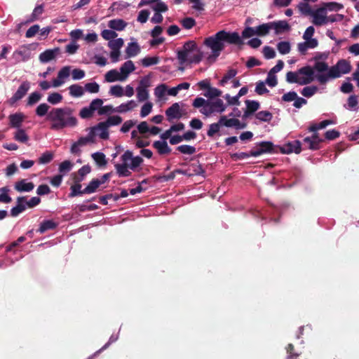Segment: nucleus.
Masks as SVG:
<instances>
[{
    "instance_id": "nucleus-13",
    "label": "nucleus",
    "mask_w": 359,
    "mask_h": 359,
    "mask_svg": "<svg viewBox=\"0 0 359 359\" xmlns=\"http://www.w3.org/2000/svg\"><path fill=\"white\" fill-rule=\"evenodd\" d=\"M311 16L313 17L312 23L316 26H322L327 23L326 13L321 7L313 11Z\"/></svg>"
},
{
    "instance_id": "nucleus-1",
    "label": "nucleus",
    "mask_w": 359,
    "mask_h": 359,
    "mask_svg": "<svg viewBox=\"0 0 359 359\" xmlns=\"http://www.w3.org/2000/svg\"><path fill=\"white\" fill-rule=\"evenodd\" d=\"M225 42L238 46L243 44V41L238 32L221 30L203 41V45L211 50V53L206 57L207 62L212 64L216 61L221 52L224 49Z\"/></svg>"
},
{
    "instance_id": "nucleus-20",
    "label": "nucleus",
    "mask_w": 359,
    "mask_h": 359,
    "mask_svg": "<svg viewBox=\"0 0 359 359\" xmlns=\"http://www.w3.org/2000/svg\"><path fill=\"white\" fill-rule=\"evenodd\" d=\"M25 196H19L17 198V205L11 210V215L17 217L20 213L25 210L27 205L25 203Z\"/></svg>"
},
{
    "instance_id": "nucleus-18",
    "label": "nucleus",
    "mask_w": 359,
    "mask_h": 359,
    "mask_svg": "<svg viewBox=\"0 0 359 359\" xmlns=\"http://www.w3.org/2000/svg\"><path fill=\"white\" fill-rule=\"evenodd\" d=\"M25 118V115L20 112L10 114L8 116L10 127L17 129L20 128Z\"/></svg>"
},
{
    "instance_id": "nucleus-39",
    "label": "nucleus",
    "mask_w": 359,
    "mask_h": 359,
    "mask_svg": "<svg viewBox=\"0 0 359 359\" xmlns=\"http://www.w3.org/2000/svg\"><path fill=\"white\" fill-rule=\"evenodd\" d=\"M13 138L21 143H26L29 140V136L25 133V130L21 128L16 130Z\"/></svg>"
},
{
    "instance_id": "nucleus-6",
    "label": "nucleus",
    "mask_w": 359,
    "mask_h": 359,
    "mask_svg": "<svg viewBox=\"0 0 359 359\" xmlns=\"http://www.w3.org/2000/svg\"><path fill=\"white\" fill-rule=\"evenodd\" d=\"M258 148L251 150L252 156L257 157L263 154H274L278 152V147L275 146L271 142L263 141L257 144Z\"/></svg>"
},
{
    "instance_id": "nucleus-43",
    "label": "nucleus",
    "mask_w": 359,
    "mask_h": 359,
    "mask_svg": "<svg viewBox=\"0 0 359 359\" xmlns=\"http://www.w3.org/2000/svg\"><path fill=\"white\" fill-rule=\"evenodd\" d=\"M330 67H329L328 65L323 61H317L315 62L313 67H312L313 71L315 70L319 73H323L324 72L328 71Z\"/></svg>"
},
{
    "instance_id": "nucleus-34",
    "label": "nucleus",
    "mask_w": 359,
    "mask_h": 359,
    "mask_svg": "<svg viewBox=\"0 0 359 359\" xmlns=\"http://www.w3.org/2000/svg\"><path fill=\"white\" fill-rule=\"evenodd\" d=\"M104 77L105 80L109 83L116 81H123L121 74L116 69H111L107 72Z\"/></svg>"
},
{
    "instance_id": "nucleus-33",
    "label": "nucleus",
    "mask_w": 359,
    "mask_h": 359,
    "mask_svg": "<svg viewBox=\"0 0 359 359\" xmlns=\"http://www.w3.org/2000/svg\"><path fill=\"white\" fill-rule=\"evenodd\" d=\"M140 51V48L137 43L131 42L128 44L126 49V53L128 57H131L137 55Z\"/></svg>"
},
{
    "instance_id": "nucleus-15",
    "label": "nucleus",
    "mask_w": 359,
    "mask_h": 359,
    "mask_svg": "<svg viewBox=\"0 0 359 359\" xmlns=\"http://www.w3.org/2000/svg\"><path fill=\"white\" fill-rule=\"evenodd\" d=\"M221 95L222 91L216 88L212 87L209 80H203V96L209 99H212L218 97Z\"/></svg>"
},
{
    "instance_id": "nucleus-7",
    "label": "nucleus",
    "mask_w": 359,
    "mask_h": 359,
    "mask_svg": "<svg viewBox=\"0 0 359 359\" xmlns=\"http://www.w3.org/2000/svg\"><path fill=\"white\" fill-rule=\"evenodd\" d=\"M131 157L132 151L127 150L121 157L123 163L121 164L116 163L115 165L116 172L119 177H129L131 175V172L128 170L129 165L128 164V161H130Z\"/></svg>"
},
{
    "instance_id": "nucleus-64",
    "label": "nucleus",
    "mask_w": 359,
    "mask_h": 359,
    "mask_svg": "<svg viewBox=\"0 0 359 359\" xmlns=\"http://www.w3.org/2000/svg\"><path fill=\"white\" fill-rule=\"evenodd\" d=\"M287 353H288L287 359H297L300 353L294 351V346L289 344L286 348Z\"/></svg>"
},
{
    "instance_id": "nucleus-11",
    "label": "nucleus",
    "mask_w": 359,
    "mask_h": 359,
    "mask_svg": "<svg viewBox=\"0 0 359 359\" xmlns=\"http://www.w3.org/2000/svg\"><path fill=\"white\" fill-rule=\"evenodd\" d=\"M278 148L282 154H291L292 152L299 154L302 151V143L299 140H294Z\"/></svg>"
},
{
    "instance_id": "nucleus-21",
    "label": "nucleus",
    "mask_w": 359,
    "mask_h": 359,
    "mask_svg": "<svg viewBox=\"0 0 359 359\" xmlns=\"http://www.w3.org/2000/svg\"><path fill=\"white\" fill-rule=\"evenodd\" d=\"M91 171V168L89 165H85L82 166L77 172H74L72 174V180L74 182H81L86 175L90 173Z\"/></svg>"
},
{
    "instance_id": "nucleus-12",
    "label": "nucleus",
    "mask_w": 359,
    "mask_h": 359,
    "mask_svg": "<svg viewBox=\"0 0 359 359\" xmlns=\"http://www.w3.org/2000/svg\"><path fill=\"white\" fill-rule=\"evenodd\" d=\"M61 50L59 47H56L53 49H47L45 51L40 53L39 56V61L41 63H47L53 60H55L56 57L60 55Z\"/></svg>"
},
{
    "instance_id": "nucleus-9",
    "label": "nucleus",
    "mask_w": 359,
    "mask_h": 359,
    "mask_svg": "<svg viewBox=\"0 0 359 359\" xmlns=\"http://www.w3.org/2000/svg\"><path fill=\"white\" fill-rule=\"evenodd\" d=\"M165 115L169 122L174 119H180L185 115V112L180 109L179 103L175 102L165 110Z\"/></svg>"
},
{
    "instance_id": "nucleus-48",
    "label": "nucleus",
    "mask_w": 359,
    "mask_h": 359,
    "mask_svg": "<svg viewBox=\"0 0 359 359\" xmlns=\"http://www.w3.org/2000/svg\"><path fill=\"white\" fill-rule=\"evenodd\" d=\"M318 90V87L315 86H306L302 90L301 93L306 97H311L317 93Z\"/></svg>"
},
{
    "instance_id": "nucleus-26",
    "label": "nucleus",
    "mask_w": 359,
    "mask_h": 359,
    "mask_svg": "<svg viewBox=\"0 0 359 359\" xmlns=\"http://www.w3.org/2000/svg\"><path fill=\"white\" fill-rule=\"evenodd\" d=\"M135 67L134 63L131 60H128L124 62L120 68L121 75L124 81L130 73L135 70Z\"/></svg>"
},
{
    "instance_id": "nucleus-28",
    "label": "nucleus",
    "mask_w": 359,
    "mask_h": 359,
    "mask_svg": "<svg viewBox=\"0 0 359 359\" xmlns=\"http://www.w3.org/2000/svg\"><path fill=\"white\" fill-rule=\"evenodd\" d=\"M108 128L106 127L104 129L103 127L100 126V123L96 125L95 126L91 128L90 133H94V136L95 135H98L100 137L102 140H107L109 138V132H108Z\"/></svg>"
},
{
    "instance_id": "nucleus-8",
    "label": "nucleus",
    "mask_w": 359,
    "mask_h": 359,
    "mask_svg": "<svg viewBox=\"0 0 359 359\" xmlns=\"http://www.w3.org/2000/svg\"><path fill=\"white\" fill-rule=\"evenodd\" d=\"M323 139L319 137L318 133H314L311 137L304 138L303 144L305 149L318 150L320 148V144L323 142Z\"/></svg>"
},
{
    "instance_id": "nucleus-25",
    "label": "nucleus",
    "mask_w": 359,
    "mask_h": 359,
    "mask_svg": "<svg viewBox=\"0 0 359 359\" xmlns=\"http://www.w3.org/2000/svg\"><path fill=\"white\" fill-rule=\"evenodd\" d=\"M153 147L160 155L168 154L171 152V149L168 147L166 141H155L153 143Z\"/></svg>"
},
{
    "instance_id": "nucleus-5",
    "label": "nucleus",
    "mask_w": 359,
    "mask_h": 359,
    "mask_svg": "<svg viewBox=\"0 0 359 359\" xmlns=\"http://www.w3.org/2000/svg\"><path fill=\"white\" fill-rule=\"evenodd\" d=\"M226 109V106L221 99L209 101L203 99V114L208 116L212 113H222Z\"/></svg>"
},
{
    "instance_id": "nucleus-52",
    "label": "nucleus",
    "mask_w": 359,
    "mask_h": 359,
    "mask_svg": "<svg viewBox=\"0 0 359 359\" xmlns=\"http://www.w3.org/2000/svg\"><path fill=\"white\" fill-rule=\"evenodd\" d=\"M43 8L42 5L37 6L33 11L29 20L27 22H34L39 19V17L43 13Z\"/></svg>"
},
{
    "instance_id": "nucleus-23",
    "label": "nucleus",
    "mask_w": 359,
    "mask_h": 359,
    "mask_svg": "<svg viewBox=\"0 0 359 359\" xmlns=\"http://www.w3.org/2000/svg\"><path fill=\"white\" fill-rule=\"evenodd\" d=\"M271 28L275 30L276 34H280L290 29V26L285 20L271 22Z\"/></svg>"
},
{
    "instance_id": "nucleus-46",
    "label": "nucleus",
    "mask_w": 359,
    "mask_h": 359,
    "mask_svg": "<svg viewBox=\"0 0 359 359\" xmlns=\"http://www.w3.org/2000/svg\"><path fill=\"white\" fill-rule=\"evenodd\" d=\"M94 142V133H89L88 136L80 137L78 141L75 142L78 146L83 147L89 142Z\"/></svg>"
},
{
    "instance_id": "nucleus-42",
    "label": "nucleus",
    "mask_w": 359,
    "mask_h": 359,
    "mask_svg": "<svg viewBox=\"0 0 359 359\" xmlns=\"http://www.w3.org/2000/svg\"><path fill=\"white\" fill-rule=\"evenodd\" d=\"M297 8H298L299 11H300V13L304 15H310L311 16V15L313 12V11L311 9L309 4L306 2H300L298 4Z\"/></svg>"
},
{
    "instance_id": "nucleus-63",
    "label": "nucleus",
    "mask_w": 359,
    "mask_h": 359,
    "mask_svg": "<svg viewBox=\"0 0 359 359\" xmlns=\"http://www.w3.org/2000/svg\"><path fill=\"white\" fill-rule=\"evenodd\" d=\"M101 36L105 40H109V41L117 36V34L111 29H104L101 32Z\"/></svg>"
},
{
    "instance_id": "nucleus-3",
    "label": "nucleus",
    "mask_w": 359,
    "mask_h": 359,
    "mask_svg": "<svg viewBox=\"0 0 359 359\" xmlns=\"http://www.w3.org/2000/svg\"><path fill=\"white\" fill-rule=\"evenodd\" d=\"M177 58L180 65L197 64L202 59V51L196 41H188L177 50Z\"/></svg>"
},
{
    "instance_id": "nucleus-44",
    "label": "nucleus",
    "mask_w": 359,
    "mask_h": 359,
    "mask_svg": "<svg viewBox=\"0 0 359 359\" xmlns=\"http://www.w3.org/2000/svg\"><path fill=\"white\" fill-rule=\"evenodd\" d=\"M255 116L259 121L264 122H269L273 118L272 114L269 111H260L256 114Z\"/></svg>"
},
{
    "instance_id": "nucleus-53",
    "label": "nucleus",
    "mask_w": 359,
    "mask_h": 359,
    "mask_svg": "<svg viewBox=\"0 0 359 359\" xmlns=\"http://www.w3.org/2000/svg\"><path fill=\"white\" fill-rule=\"evenodd\" d=\"M53 158V154L50 151H46L39 157L38 162L40 164H46L50 163Z\"/></svg>"
},
{
    "instance_id": "nucleus-22",
    "label": "nucleus",
    "mask_w": 359,
    "mask_h": 359,
    "mask_svg": "<svg viewBox=\"0 0 359 359\" xmlns=\"http://www.w3.org/2000/svg\"><path fill=\"white\" fill-rule=\"evenodd\" d=\"M70 74V68L69 67H62L57 74V79H55L53 80V87H58L61 86L64 81L63 79H67L69 77Z\"/></svg>"
},
{
    "instance_id": "nucleus-19",
    "label": "nucleus",
    "mask_w": 359,
    "mask_h": 359,
    "mask_svg": "<svg viewBox=\"0 0 359 359\" xmlns=\"http://www.w3.org/2000/svg\"><path fill=\"white\" fill-rule=\"evenodd\" d=\"M13 57L16 63L25 62L31 57V53L28 49L24 48L14 51Z\"/></svg>"
},
{
    "instance_id": "nucleus-32",
    "label": "nucleus",
    "mask_w": 359,
    "mask_h": 359,
    "mask_svg": "<svg viewBox=\"0 0 359 359\" xmlns=\"http://www.w3.org/2000/svg\"><path fill=\"white\" fill-rule=\"evenodd\" d=\"M137 107V104L134 100H130L126 103H123L114 109V111L118 113H124L130 111Z\"/></svg>"
},
{
    "instance_id": "nucleus-10",
    "label": "nucleus",
    "mask_w": 359,
    "mask_h": 359,
    "mask_svg": "<svg viewBox=\"0 0 359 359\" xmlns=\"http://www.w3.org/2000/svg\"><path fill=\"white\" fill-rule=\"evenodd\" d=\"M298 73L299 74L305 75L306 76H299L297 79V83L299 85H306L311 83L313 80V74L314 72L313 69L310 66H306L300 68L298 70Z\"/></svg>"
},
{
    "instance_id": "nucleus-51",
    "label": "nucleus",
    "mask_w": 359,
    "mask_h": 359,
    "mask_svg": "<svg viewBox=\"0 0 359 359\" xmlns=\"http://www.w3.org/2000/svg\"><path fill=\"white\" fill-rule=\"evenodd\" d=\"M178 151L184 154H193L196 152V148L192 146L183 144L177 147Z\"/></svg>"
},
{
    "instance_id": "nucleus-17",
    "label": "nucleus",
    "mask_w": 359,
    "mask_h": 359,
    "mask_svg": "<svg viewBox=\"0 0 359 359\" xmlns=\"http://www.w3.org/2000/svg\"><path fill=\"white\" fill-rule=\"evenodd\" d=\"M149 86V80L144 79L140 81V86L137 88V97L140 102H143L148 99L149 93L147 88Z\"/></svg>"
},
{
    "instance_id": "nucleus-59",
    "label": "nucleus",
    "mask_w": 359,
    "mask_h": 359,
    "mask_svg": "<svg viewBox=\"0 0 359 359\" xmlns=\"http://www.w3.org/2000/svg\"><path fill=\"white\" fill-rule=\"evenodd\" d=\"M41 98L39 92H34L29 95L27 99V105L32 106L38 102Z\"/></svg>"
},
{
    "instance_id": "nucleus-54",
    "label": "nucleus",
    "mask_w": 359,
    "mask_h": 359,
    "mask_svg": "<svg viewBox=\"0 0 359 359\" xmlns=\"http://www.w3.org/2000/svg\"><path fill=\"white\" fill-rule=\"evenodd\" d=\"M181 25L184 29H190L196 25V21L194 18L187 17L180 21Z\"/></svg>"
},
{
    "instance_id": "nucleus-49",
    "label": "nucleus",
    "mask_w": 359,
    "mask_h": 359,
    "mask_svg": "<svg viewBox=\"0 0 359 359\" xmlns=\"http://www.w3.org/2000/svg\"><path fill=\"white\" fill-rule=\"evenodd\" d=\"M246 108L252 114L257 111L260 107L259 102L255 100H245Z\"/></svg>"
},
{
    "instance_id": "nucleus-62",
    "label": "nucleus",
    "mask_w": 359,
    "mask_h": 359,
    "mask_svg": "<svg viewBox=\"0 0 359 359\" xmlns=\"http://www.w3.org/2000/svg\"><path fill=\"white\" fill-rule=\"evenodd\" d=\"M152 107H153V104L151 102H146L141 108V111H140V116L141 117H145L147 116V115H149L151 110H152Z\"/></svg>"
},
{
    "instance_id": "nucleus-61",
    "label": "nucleus",
    "mask_w": 359,
    "mask_h": 359,
    "mask_svg": "<svg viewBox=\"0 0 359 359\" xmlns=\"http://www.w3.org/2000/svg\"><path fill=\"white\" fill-rule=\"evenodd\" d=\"M94 110L89 106L88 107H83L79 112V116L82 118H89L93 116Z\"/></svg>"
},
{
    "instance_id": "nucleus-24",
    "label": "nucleus",
    "mask_w": 359,
    "mask_h": 359,
    "mask_svg": "<svg viewBox=\"0 0 359 359\" xmlns=\"http://www.w3.org/2000/svg\"><path fill=\"white\" fill-rule=\"evenodd\" d=\"M34 184L33 182H27L26 180H21L15 184V189L19 192H29L33 190Z\"/></svg>"
},
{
    "instance_id": "nucleus-47",
    "label": "nucleus",
    "mask_w": 359,
    "mask_h": 359,
    "mask_svg": "<svg viewBox=\"0 0 359 359\" xmlns=\"http://www.w3.org/2000/svg\"><path fill=\"white\" fill-rule=\"evenodd\" d=\"M277 49L280 54H287L291 49L290 44L288 41H280L277 44Z\"/></svg>"
},
{
    "instance_id": "nucleus-4",
    "label": "nucleus",
    "mask_w": 359,
    "mask_h": 359,
    "mask_svg": "<svg viewBox=\"0 0 359 359\" xmlns=\"http://www.w3.org/2000/svg\"><path fill=\"white\" fill-rule=\"evenodd\" d=\"M351 71L350 62L346 60H339L335 65L332 66L327 74H319L316 76L320 84H325L330 79L339 78L341 74H346Z\"/></svg>"
},
{
    "instance_id": "nucleus-16",
    "label": "nucleus",
    "mask_w": 359,
    "mask_h": 359,
    "mask_svg": "<svg viewBox=\"0 0 359 359\" xmlns=\"http://www.w3.org/2000/svg\"><path fill=\"white\" fill-rule=\"evenodd\" d=\"M219 123L221 126L226 127H234L237 129H243L246 126L245 123H242L237 118H227L226 116H222L219 120Z\"/></svg>"
},
{
    "instance_id": "nucleus-58",
    "label": "nucleus",
    "mask_w": 359,
    "mask_h": 359,
    "mask_svg": "<svg viewBox=\"0 0 359 359\" xmlns=\"http://www.w3.org/2000/svg\"><path fill=\"white\" fill-rule=\"evenodd\" d=\"M109 93L115 97H122L124 95L123 88L119 85L113 86L110 88Z\"/></svg>"
},
{
    "instance_id": "nucleus-57",
    "label": "nucleus",
    "mask_w": 359,
    "mask_h": 359,
    "mask_svg": "<svg viewBox=\"0 0 359 359\" xmlns=\"http://www.w3.org/2000/svg\"><path fill=\"white\" fill-rule=\"evenodd\" d=\"M50 108V106L46 103L40 104L36 109V114L39 116H43L46 114L48 115V111Z\"/></svg>"
},
{
    "instance_id": "nucleus-14",
    "label": "nucleus",
    "mask_w": 359,
    "mask_h": 359,
    "mask_svg": "<svg viewBox=\"0 0 359 359\" xmlns=\"http://www.w3.org/2000/svg\"><path fill=\"white\" fill-rule=\"evenodd\" d=\"M30 88V83L29 81H23L18 87L17 91L10 99V103L14 104L17 101L21 100L28 92Z\"/></svg>"
},
{
    "instance_id": "nucleus-45",
    "label": "nucleus",
    "mask_w": 359,
    "mask_h": 359,
    "mask_svg": "<svg viewBox=\"0 0 359 359\" xmlns=\"http://www.w3.org/2000/svg\"><path fill=\"white\" fill-rule=\"evenodd\" d=\"M9 189L7 187H4L0 189V202L4 203H9L12 201V198L10 196H8V193L9 191Z\"/></svg>"
},
{
    "instance_id": "nucleus-2",
    "label": "nucleus",
    "mask_w": 359,
    "mask_h": 359,
    "mask_svg": "<svg viewBox=\"0 0 359 359\" xmlns=\"http://www.w3.org/2000/svg\"><path fill=\"white\" fill-rule=\"evenodd\" d=\"M73 112L74 110L69 107L52 109L47 116V119L51 122L50 128L60 130L67 127H75L78 121Z\"/></svg>"
},
{
    "instance_id": "nucleus-31",
    "label": "nucleus",
    "mask_w": 359,
    "mask_h": 359,
    "mask_svg": "<svg viewBox=\"0 0 359 359\" xmlns=\"http://www.w3.org/2000/svg\"><path fill=\"white\" fill-rule=\"evenodd\" d=\"M188 170L189 175H201L202 173V165L196 158L191 159V163L189 165Z\"/></svg>"
},
{
    "instance_id": "nucleus-50",
    "label": "nucleus",
    "mask_w": 359,
    "mask_h": 359,
    "mask_svg": "<svg viewBox=\"0 0 359 359\" xmlns=\"http://www.w3.org/2000/svg\"><path fill=\"white\" fill-rule=\"evenodd\" d=\"M159 62V57L158 56L154 57H145L142 60V65L144 67H149L154 65H156Z\"/></svg>"
},
{
    "instance_id": "nucleus-60",
    "label": "nucleus",
    "mask_w": 359,
    "mask_h": 359,
    "mask_svg": "<svg viewBox=\"0 0 359 359\" xmlns=\"http://www.w3.org/2000/svg\"><path fill=\"white\" fill-rule=\"evenodd\" d=\"M130 161H131V163L129 165V168H130L133 170H135L137 167H139L142 163L143 158L139 156L135 157L132 156Z\"/></svg>"
},
{
    "instance_id": "nucleus-30",
    "label": "nucleus",
    "mask_w": 359,
    "mask_h": 359,
    "mask_svg": "<svg viewBox=\"0 0 359 359\" xmlns=\"http://www.w3.org/2000/svg\"><path fill=\"white\" fill-rule=\"evenodd\" d=\"M122 122V118L119 116H109L106 121L100 122V126L103 127L104 129L106 127L111 126H117Z\"/></svg>"
},
{
    "instance_id": "nucleus-35",
    "label": "nucleus",
    "mask_w": 359,
    "mask_h": 359,
    "mask_svg": "<svg viewBox=\"0 0 359 359\" xmlns=\"http://www.w3.org/2000/svg\"><path fill=\"white\" fill-rule=\"evenodd\" d=\"M271 22L264 23L255 27L256 35L264 36L267 35L271 29Z\"/></svg>"
},
{
    "instance_id": "nucleus-37",
    "label": "nucleus",
    "mask_w": 359,
    "mask_h": 359,
    "mask_svg": "<svg viewBox=\"0 0 359 359\" xmlns=\"http://www.w3.org/2000/svg\"><path fill=\"white\" fill-rule=\"evenodd\" d=\"M100 182L99 181V179H93L88 186L83 189V192L85 194H93L96 191L97 188L100 186Z\"/></svg>"
},
{
    "instance_id": "nucleus-41",
    "label": "nucleus",
    "mask_w": 359,
    "mask_h": 359,
    "mask_svg": "<svg viewBox=\"0 0 359 359\" xmlns=\"http://www.w3.org/2000/svg\"><path fill=\"white\" fill-rule=\"evenodd\" d=\"M92 158L99 166H104L107 164L105 155L102 152H95L92 154Z\"/></svg>"
},
{
    "instance_id": "nucleus-38",
    "label": "nucleus",
    "mask_w": 359,
    "mask_h": 359,
    "mask_svg": "<svg viewBox=\"0 0 359 359\" xmlns=\"http://www.w3.org/2000/svg\"><path fill=\"white\" fill-rule=\"evenodd\" d=\"M69 95L74 97H81L83 93V88L78 84H72L69 87Z\"/></svg>"
},
{
    "instance_id": "nucleus-40",
    "label": "nucleus",
    "mask_w": 359,
    "mask_h": 359,
    "mask_svg": "<svg viewBox=\"0 0 359 359\" xmlns=\"http://www.w3.org/2000/svg\"><path fill=\"white\" fill-rule=\"evenodd\" d=\"M325 9V13H327V11H338L344 8V6L337 2H328L324 4L323 6L321 7Z\"/></svg>"
},
{
    "instance_id": "nucleus-36",
    "label": "nucleus",
    "mask_w": 359,
    "mask_h": 359,
    "mask_svg": "<svg viewBox=\"0 0 359 359\" xmlns=\"http://www.w3.org/2000/svg\"><path fill=\"white\" fill-rule=\"evenodd\" d=\"M82 185L80 182H74V184L70 187V193L69 194V198H74L78 196L85 194L83 189L81 190Z\"/></svg>"
},
{
    "instance_id": "nucleus-27",
    "label": "nucleus",
    "mask_w": 359,
    "mask_h": 359,
    "mask_svg": "<svg viewBox=\"0 0 359 359\" xmlns=\"http://www.w3.org/2000/svg\"><path fill=\"white\" fill-rule=\"evenodd\" d=\"M127 25L128 23L122 19H113L108 22V27L116 31H123Z\"/></svg>"
},
{
    "instance_id": "nucleus-56",
    "label": "nucleus",
    "mask_w": 359,
    "mask_h": 359,
    "mask_svg": "<svg viewBox=\"0 0 359 359\" xmlns=\"http://www.w3.org/2000/svg\"><path fill=\"white\" fill-rule=\"evenodd\" d=\"M123 40L121 38H118L116 39H112L109 42V47L111 50H120V48L123 46Z\"/></svg>"
},
{
    "instance_id": "nucleus-55",
    "label": "nucleus",
    "mask_w": 359,
    "mask_h": 359,
    "mask_svg": "<svg viewBox=\"0 0 359 359\" xmlns=\"http://www.w3.org/2000/svg\"><path fill=\"white\" fill-rule=\"evenodd\" d=\"M47 100L52 104H56L62 100V96L58 93H53L48 95Z\"/></svg>"
},
{
    "instance_id": "nucleus-29",
    "label": "nucleus",
    "mask_w": 359,
    "mask_h": 359,
    "mask_svg": "<svg viewBox=\"0 0 359 359\" xmlns=\"http://www.w3.org/2000/svg\"><path fill=\"white\" fill-rule=\"evenodd\" d=\"M57 226V224L53 220H44L41 223L37 231L43 233L48 230L55 229Z\"/></svg>"
}]
</instances>
